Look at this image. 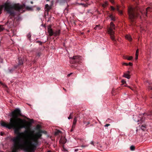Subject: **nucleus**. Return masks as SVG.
<instances>
[{"mask_svg": "<svg viewBox=\"0 0 152 152\" xmlns=\"http://www.w3.org/2000/svg\"><path fill=\"white\" fill-rule=\"evenodd\" d=\"M107 1H106L104 2V4H103L102 5V6L104 7H105L107 5Z\"/></svg>", "mask_w": 152, "mask_h": 152, "instance_id": "obj_14", "label": "nucleus"}, {"mask_svg": "<svg viewBox=\"0 0 152 152\" xmlns=\"http://www.w3.org/2000/svg\"><path fill=\"white\" fill-rule=\"evenodd\" d=\"M66 141H64V142H62V143L63 144H64V143H66Z\"/></svg>", "mask_w": 152, "mask_h": 152, "instance_id": "obj_40", "label": "nucleus"}, {"mask_svg": "<svg viewBox=\"0 0 152 152\" xmlns=\"http://www.w3.org/2000/svg\"><path fill=\"white\" fill-rule=\"evenodd\" d=\"M138 55H135V60H137V59H138Z\"/></svg>", "mask_w": 152, "mask_h": 152, "instance_id": "obj_27", "label": "nucleus"}, {"mask_svg": "<svg viewBox=\"0 0 152 152\" xmlns=\"http://www.w3.org/2000/svg\"><path fill=\"white\" fill-rule=\"evenodd\" d=\"M75 124H73L72 125V128H74L75 127Z\"/></svg>", "mask_w": 152, "mask_h": 152, "instance_id": "obj_33", "label": "nucleus"}, {"mask_svg": "<svg viewBox=\"0 0 152 152\" xmlns=\"http://www.w3.org/2000/svg\"><path fill=\"white\" fill-rule=\"evenodd\" d=\"M21 115L20 111L18 108H16L11 114L12 118L10 119L9 123L2 121L1 124L3 127L9 129H13L15 134L17 135L12 139L13 144L12 148V152H17L19 150H23L25 152H34L36 149L38 142L42 135L41 131L34 134V131L30 130L25 131V132H29L26 136H21L23 135V132H20V130L23 128H26L25 120L18 117Z\"/></svg>", "mask_w": 152, "mask_h": 152, "instance_id": "obj_1", "label": "nucleus"}, {"mask_svg": "<svg viewBox=\"0 0 152 152\" xmlns=\"http://www.w3.org/2000/svg\"><path fill=\"white\" fill-rule=\"evenodd\" d=\"M41 55V53H38L37 54V56H38V57H39Z\"/></svg>", "mask_w": 152, "mask_h": 152, "instance_id": "obj_30", "label": "nucleus"}, {"mask_svg": "<svg viewBox=\"0 0 152 152\" xmlns=\"http://www.w3.org/2000/svg\"><path fill=\"white\" fill-rule=\"evenodd\" d=\"M72 131V129L71 130V131Z\"/></svg>", "mask_w": 152, "mask_h": 152, "instance_id": "obj_51", "label": "nucleus"}, {"mask_svg": "<svg viewBox=\"0 0 152 152\" xmlns=\"http://www.w3.org/2000/svg\"><path fill=\"white\" fill-rule=\"evenodd\" d=\"M133 58V57L132 56H129V57H128L127 58V59L128 60H132Z\"/></svg>", "mask_w": 152, "mask_h": 152, "instance_id": "obj_21", "label": "nucleus"}, {"mask_svg": "<svg viewBox=\"0 0 152 152\" xmlns=\"http://www.w3.org/2000/svg\"><path fill=\"white\" fill-rule=\"evenodd\" d=\"M116 9L120 14H122V11L119 10V8L118 6H117Z\"/></svg>", "mask_w": 152, "mask_h": 152, "instance_id": "obj_17", "label": "nucleus"}, {"mask_svg": "<svg viewBox=\"0 0 152 152\" xmlns=\"http://www.w3.org/2000/svg\"><path fill=\"white\" fill-rule=\"evenodd\" d=\"M0 30H3V28H0Z\"/></svg>", "mask_w": 152, "mask_h": 152, "instance_id": "obj_39", "label": "nucleus"}, {"mask_svg": "<svg viewBox=\"0 0 152 152\" xmlns=\"http://www.w3.org/2000/svg\"><path fill=\"white\" fill-rule=\"evenodd\" d=\"M0 83H1V84H2V83L1 82H0Z\"/></svg>", "mask_w": 152, "mask_h": 152, "instance_id": "obj_49", "label": "nucleus"}, {"mask_svg": "<svg viewBox=\"0 0 152 152\" xmlns=\"http://www.w3.org/2000/svg\"><path fill=\"white\" fill-rule=\"evenodd\" d=\"M45 7L48 10H49L50 9V7H49V6L48 4H46L45 6Z\"/></svg>", "mask_w": 152, "mask_h": 152, "instance_id": "obj_18", "label": "nucleus"}, {"mask_svg": "<svg viewBox=\"0 0 152 152\" xmlns=\"http://www.w3.org/2000/svg\"><path fill=\"white\" fill-rule=\"evenodd\" d=\"M73 121H77V118L76 117L74 118Z\"/></svg>", "mask_w": 152, "mask_h": 152, "instance_id": "obj_31", "label": "nucleus"}, {"mask_svg": "<svg viewBox=\"0 0 152 152\" xmlns=\"http://www.w3.org/2000/svg\"><path fill=\"white\" fill-rule=\"evenodd\" d=\"M1 135H2V132H1Z\"/></svg>", "mask_w": 152, "mask_h": 152, "instance_id": "obj_46", "label": "nucleus"}, {"mask_svg": "<svg viewBox=\"0 0 152 152\" xmlns=\"http://www.w3.org/2000/svg\"><path fill=\"white\" fill-rule=\"evenodd\" d=\"M38 126H39V125H37V128H38V127H38Z\"/></svg>", "mask_w": 152, "mask_h": 152, "instance_id": "obj_47", "label": "nucleus"}, {"mask_svg": "<svg viewBox=\"0 0 152 152\" xmlns=\"http://www.w3.org/2000/svg\"><path fill=\"white\" fill-rule=\"evenodd\" d=\"M115 26L112 22L110 23V27L109 28L108 30V33L110 34L111 39L114 41L115 40V37L114 35V31L113 30L115 29Z\"/></svg>", "mask_w": 152, "mask_h": 152, "instance_id": "obj_4", "label": "nucleus"}, {"mask_svg": "<svg viewBox=\"0 0 152 152\" xmlns=\"http://www.w3.org/2000/svg\"><path fill=\"white\" fill-rule=\"evenodd\" d=\"M109 17L110 18L111 20L113 21H115V19L114 16L112 14L110 15L109 16Z\"/></svg>", "mask_w": 152, "mask_h": 152, "instance_id": "obj_13", "label": "nucleus"}, {"mask_svg": "<svg viewBox=\"0 0 152 152\" xmlns=\"http://www.w3.org/2000/svg\"><path fill=\"white\" fill-rule=\"evenodd\" d=\"M138 52H139V50H138V49L136 51L135 55H137L138 56Z\"/></svg>", "mask_w": 152, "mask_h": 152, "instance_id": "obj_23", "label": "nucleus"}, {"mask_svg": "<svg viewBox=\"0 0 152 152\" xmlns=\"http://www.w3.org/2000/svg\"><path fill=\"white\" fill-rule=\"evenodd\" d=\"M82 147H85V146H84V145H82Z\"/></svg>", "mask_w": 152, "mask_h": 152, "instance_id": "obj_43", "label": "nucleus"}, {"mask_svg": "<svg viewBox=\"0 0 152 152\" xmlns=\"http://www.w3.org/2000/svg\"><path fill=\"white\" fill-rule=\"evenodd\" d=\"M72 113H71L70 114L69 116L68 117V119H70L72 118Z\"/></svg>", "mask_w": 152, "mask_h": 152, "instance_id": "obj_22", "label": "nucleus"}, {"mask_svg": "<svg viewBox=\"0 0 152 152\" xmlns=\"http://www.w3.org/2000/svg\"><path fill=\"white\" fill-rule=\"evenodd\" d=\"M48 31L49 34L50 36H52L53 35H54V31H53L51 26H48Z\"/></svg>", "mask_w": 152, "mask_h": 152, "instance_id": "obj_5", "label": "nucleus"}, {"mask_svg": "<svg viewBox=\"0 0 152 152\" xmlns=\"http://www.w3.org/2000/svg\"><path fill=\"white\" fill-rule=\"evenodd\" d=\"M110 1L112 3H113L114 2V1L113 0H110Z\"/></svg>", "mask_w": 152, "mask_h": 152, "instance_id": "obj_34", "label": "nucleus"}, {"mask_svg": "<svg viewBox=\"0 0 152 152\" xmlns=\"http://www.w3.org/2000/svg\"><path fill=\"white\" fill-rule=\"evenodd\" d=\"M140 27L141 28V31H143V30H144V29L142 28V27L141 26H140Z\"/></svg>", "mask_w": 152, "mask_h": 152, "instance_id": "obj_35", "label": "nucleus"}, {"mask_svg": "<svg viewBox=\"0 0 152 152\" xmlns=\"http://www.w3.org/2000/svg\"><path fill=\"white\" fill-rule=\"evenodd\" d=\"M141 12V13L142 14H143V13H142V12Z\"/></svg>", "mask_w": 152, "mask_h": 152, "instance_id": "obj_48", "label": "nucleus"}, {"mask_svg": "<svg viewBox=\"0 0 152 152\" xmlns=\"http://www.w3.org/2000/svg\"><path fill=\"white\" fill-rule=\"evenodd\" d=\"M128 64V65H129L130 66H132L133 65L132 63H131V62H129V64Z\"/></svg>", "mask_w": 152, "mask_h": 152, "instance_id": "obj_26", "label": "nucleus"}, {"mask_svg": "<svg viewBox=\"0 0 152 152\" xmlns=\"http://www.w3.org/2000/svg\"><path fill=\"white\" fill-rule=\"evenodd\" d=\"M151 9V8L150 7H148V8H147L146 9V13H145V15H147V12H148V11H149V9Z\"/></svg>", "mask_w": 152, "mask_h": 152, "instance_id": "obj_19", "label": "nucleus"}, {"mask_svg": "<svg viewBox=\"0 0 152 152\" xmlns=\"http://www.w3.org/2000/svg\"><path fill=\"white\" fill-rule=\"evenodd\" d=\"M71 74H72V73H70V74H68V76H69L70 75H71Z\"/></svg>", "mask_w": 152, "mask_h": 152, "instance_id": "obj_42", "label": "nucleus"}, {"mask_svg": "<svg viewBox=\"0 0 152 152\" xmlns=\"http://www.w3.org/2000/svg\"><path fill=\"white\" fill-rule=\"evenodd\" d=\"M125 37L127 39L130 41H131L132 39L131 36L129 35H127Z\"/></svg>", "mask_w": 152, "mask_h": 152, "instance_id": "obj_12", "label": "nucleus"}, {"mask_svg": "<svg viewBox=\"0 0 152 152\" xmlns=\"http://www.w3.org/2000/svg\"><path fill=\"white\" fill-rule=\"evenodd\" d=\"M128 58V57H126V56H124V59H127V58Z\"/></svg>", "mask_w": 152, "mask_h": 152, "instance_id": "obj_36", "label": "nucleus"}, {"mask_svg": "<svg viewBox=\"0 0 152 152\" xmlns=\"http://www.w3.org/2000/svg\"><path fill=\"white\" fill-rule=\"evenodd\" d=\"M19 62L18 64L19 65H21L23 64V61L20 58H19Z\"/></svg>", "mask_w": 152, "mask_h": 152, "instance_id": "obj_15", "label": "nucleus"}, {"mask_svg": "<svg viewBox=\"0 0 152 152\" xmlns=\"http://www.w3.org/2000/svg\"><path fill=\"white\" fill-rule=\"evenodd\" d=\"M47 1H49V0H47Z\"/></svg>", "mask_w": 152, "mask_h": 152, "instance_id": "obj_52", "label": "nucleus"}, {"mask_svg": "<svg viewBox=\"0 0 152 152\" xmlns=\"http://www.w3.org/2000/svg\"><path fill=\"white\" fill-rule=\"evenodd\" d=\"M31 4H32L33 3V2L32 1H31Z\"/></svg>", "mask_w": 152, "mask_h": 152, "instance_id": "obj_44", "label": "nucleus"}, {"mask_svg": "<svg viewBox=\"0 0 152 152\" xmlns=\"http://www.w3.org/2000/svg\"><path fill=\"white\" fill-rule=\"evenodd\" d=\"M142 117V115H140V116H139V117L138 116H135V117H134V118H139V119H138L137 120H135L136 121L138 122H139L140 121H142V120L141 119Z\"/></svg>", "mask_w": 152, "mask_h": 152, "instance_id": "obj_11", "label": "nucleus"}, {"mask_svg": "<svg viewBox=\"0 0 152 152\" xmlns=\"http://www.w3.org/2000/svg\"><path fill=\"white\" fill-rule=\"evenodd\" d=\"M73 59L77 60L76 62H79V60L81 59V57L78 56H74L73 57Z\"/></svg>", "mask_w": 152, "mask_h": 152, "instance_id": "obj_8", "label": "nucleus"}, {"mask_svg": "<svg viewBox=\"0 0 152 152\" xmlns=\"http://www.w3.org/2000/svg\"><path fill=\"white\" fill-rule=\"evenodd\" d=\"M150 89L151 90H152V87Z\"/></svg>", "mask_w": 152, "mask_h": 152, "instance_id": "obj_50", "label": "nucleus"}, {"mask_svg": "<svg viewBox=\"0 0 152 152\" xmlns=\"http://www.w3.org/2000/svg\"><path fill=\"white\" fill-rule=\"evenodd\" d=\"M110 125V124H106L105 126H104L105 127H108V126Z\"/></svg>", "mask_w": 152, "mask_h": 152, "instance_id": "obj_29", "label": "nucleus"}, {"mask_svg": "<svg viewBox=\"0 0 152 152\" xmlns=\"http://www.w3.org/2000/svg\"><path fill=\"white\" fill-rule=\"evenodd\" d=\"M24 4H12L7 2L5 3L3 5L0 6V14L2 12V8L4 7V10L10 15L14 14V10L19 11L25 7Z\"/></svg>", "mask_w": 152, "mask_h": 152, "instance_id": "obj_2", "label": "nucleus"}, {"mask_svg": "<svg viewBox=\"0 0 152 152\" xmlns=\"http://www.w3.org/2000/svg\"><path fill=\"white\" fill-rule=\"evenodd\" d=\"M122 64L123 65L128 66V64L126 63H123Z\"/></svg>", "mask_w": 152, "mask_h": 152, "instance_id": "obj_24", "label": "nucleus"}, {"mask_svg": "<svg viewBox=\"0 0 152 152\" xmlns=\"http://www.w3.org/2000/svg\"><path fill=\"white\" fill-rule=\"evenodd\" d=\"M140 129L143 131H145L146 129V125L145 124H142L140 125Z\"/></svg>", "mask_w": 152, "mask_h": 152, "instance_id": "obj_6", "label": "nucleus"}, {"mask_svg": "<svg viewBox=\"0 0 152 152\" xmlns=\"http://www.w3.org/2000/svg\"><path fill=\"white\" fill-rule=\"evenodd\" d=\"M63 89L65 91H66V90L64 88H63Z\"/></svg>", "mask_w": 152, "mask_h": 152, "instance_id": "obj_37", "label": "nucleus"}, {"mask_svg": "<svg viewBox=\"0 0 152 152\" xmlns=\"http://www.w3.org/2000/svg\"><path fill=\"white\" fill-rule=\"evenodd\" d=\"M91 144L92 145H94V142H91Z\"/></svg>", "mask_w": 152, "mask_h": 152, "instance_id": "obj_38", "label": "nucleus"}, {"mask_svg": "<svg viewBox=\"0 0 152 152\" xmlns=\"http://www.w3.org/2000/svg\"><path fill=\"white\" fill-rule=\"evenodd\" d=\"M60 33V30H58L54 31V35L56 36H59Z\"/></svg>", "mask_w": 152, "mask_h": 152, "instance_id": "obj_7", "label": "nucleus"}, {"mask_svg": "<svg viewBox=\"0 0 152 152\" xmlns=\"http://www.w3.org/2000/svg\"><path fill=\"white\" fill-rule=\"evenodd\" d=\"M61 132L59 130H57L55 132V135H57L58 134L60 133Z\"/></svg>", "mask_w": 152, "mask_h": 152, "instance_id": "obj_20", "label": "nucleus"}, {"mask_svg": "<svg viewBox=\"0 0 152 152\" xmlns=\"http://www.w3.org/2000/svg\"><path fill=\"white\" fill-rule=\"evenodd\" d=\"M71 74H72V73H70V74H68V76H69L70 75H71Z\"/></svg>", "mask_w": 152, "mask_h": 152, "instance_id": "obj_41", "label": "nucleus"}, {"mask_svg": "<svg viewBox=\"0 0 152 152\" xmlns=\"http://www.w3.org/2000/svg\"><path fill=\"white\" fill-rule=\"evenodd\" d=\"M102 26H101L100 25H96L94 28L96 30H99L102 29Z\"/></svg>", "mask_w": 152, "mask_h": 152, "instance_id": "obj_10", "label": "nucleus"}, {"mask_svg": "<svg viewBox=\"0 0 152 152\" xmlns=\"http://www.w3.org/2000/svg\"><path fill=\"white\" fill-rule=\"evenodd\" d=\"M1 152H2V151H1Z\"/></svg>", "mask_w": 152, "mask_h": 152, "instance_id": "obj_53", "label": "nucleus"}, {"mask_svg": "<svg viewBox=\"0 0 152 152\" xmlns=\"http://www.w3.org/2000/svg\"><path fill=\"white\" fill-rule=\"evenodd\" d=\"M76 121H73V124H75L76 125Z\"/></svg>", "mask_w": 152, "mask_h": 152, "instance_id": "obj_32", "label": "nucleus"}, {"mask_svg": "<svg viewBox=\"0 0 152 152\" xmlns=\"http://www.w3.org/2000/svg\"><path fill=\"white\" fill-rule=\"evenodd\" d=\"M135 148V147L134 145H132L130 147V150L132 151H134Z\"/></svg>", "mask_w": 152, "mask_h": 152, "instance_id": "obj_16", "label": "nucleus"}, {"mask_svg": "<svg viewBox=\"0 0 152 152\" xmlns=\"http://www.w3.org/2000/svg\"><path fill=\"white\" fill-rule=\"evenodd\" d=\"M129 72L128 71L127 73H125L124 74L123 77L125 78H126L128 79H130V76L129 75Z\"/></svg>", "mask_w": 152, "mask_h": 152, "instance_id": "obj_9", "label": "nucleus"}, {"mask_svg": "<svg viewBox=\"0 0 152 152\" xmlns=\"http://www.w3.org/2000/svg\"><path fill=\"white\" fill-rule=\"evenodd\" d=\"M111 9L113 10H115V9L112 6H111Z\"/></svg>", "mask_w": 152, "mask_h": 152, "instance_id": "obj_28", "label": "nucleus"}, {"mask_svg": "<svg viewBox=\"0 0 152 152\" xmlns=\"http://www.w3.org/2000/svg\"><path fill=\"white\" fill-rule=\"evenodd\" d=\"M128 13L130 19L131 20H134L138 16L137 10L134 7H129L128 8Z\"/></svg>", "mask_w": 152, "mask_h": 152, "instance_id": "obj_3", "label": "nucleus"}, {"mask_svg": "<svg viewBox=\"0 0 152 152\" xmlns=\"http://www.w3.org/2000/svg\"><path fill=\"white\" fill-rule=\"evenodd\" d=\"M47 152H51V151H48Z\"/></svg>", "mask_w": 152, "mask_h": 152, "instance_id": "obj_45", "label": "nucleus"}, {"mask_svg": "<svg viewBox=\"0 0 152 152\" xmlns=\"http://www.w3.org/2000/svg\"><path fill=\"white\" fill-rule=\"evenodd\" d=\"M121 82L123 83V84H125L126 83V81L123 80H122Z\"/></svg>", "mask_w": 152, "mask_h": 152, "instance_id": "obj_25", "label": "nucleus"}]
</instances>
